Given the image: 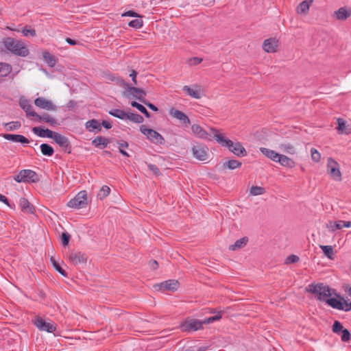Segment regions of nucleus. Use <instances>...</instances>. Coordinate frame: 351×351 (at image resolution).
Returning <instances> with one entry per match:
<instances>
[{
  "instance_id": "47",
  "label": "nucleus",
  "mask_w": 351,
  "mask_h": 351,
  "mask_svg": "<svg viewBox=\"0 0 351 351\" xmlns=\"http://www.w3.org/2000/svg\"><path fill=\"white\" fill-rule=\"evenodd\" d=\"M280 148L282 151H284L289 154L293 155L296 153L295 148L294 147V146L293 145H291L290 143L281 144L280 145Z\"/></svg>"
},
{
  "instance_id": "28",
  "label": "nucleus",
  "mask_w": 351,
  "mask_h": 351,
  "mask_svg": "<svg viewBox=\"0 0 351 351\" xmlns=\"http://www.w3.org/2000/svg\"><path fill=\"white\" fill-rule=\"evenodd\" d=\"M230 152L237 156H245L247 155V152L242 144L239 142H236L230 149Z\"/></svg>"
},
{
  "instance_id": "35",
  "label": "nucleus",
  "mask_w": 351,
  "mask_h": 351,
  "mask_svg": "<svg viewBox=\"0 0 351 351\" xmlns=\"http://www.w3.org/2000/svg\"><path fill=\"white\" fill-rule=\"evenodd\" d=\"M43 58L49 66L53 67L56 64L57 59L49 51L43 53Z\"/></svg>"
},
{
  "instance_id": "56",
  "label": "nucleus",
  "mask_w": 351,
  "mask_h": 351,
  "mask_svg": "<svg viewBox=\"0 0 351 351\" xmlns=\"http://www.w3.org/2000/svg\"><path fill=\"white\" fill-rule=\"evenodd\" d=\"M70 238L71 236L68 232H65L62 233L61 242L64 247L69 245Z\"/></svg>"
},
{
  "instance_id": "48",
  "label": "nucleus",
  "mask_w": 351,
  "mask_h": 351,
  "mask_svg": "<svg viewBox=\"0 0 351 351\" xmlns=\"http://www.w3.org/2000/svg\"><path fill=\"white\" fill-rule=\"evenodd\" d=\"M20 104L21 107L27 113V116L32 117V113H36L35 111L33 110L32 106L30 104H29L27 101L21 103Z\"/></svg>"
},
{
  "instance_id": "24",
  "label": "nucleus",
  "mask_w": 351,
  "mask_h": 351,
  "mask_svg": "<svg viewBox=\"0 0 351 351\" xmlns=\"http://www.w3.org/2000/svg\"><path fill=\"white\" fill-rule=\"evenodd\" d=\"M313 0H305L302 1L296 8V12L300 14H307L309 12L310 5L313 3Z\"/></svg>"
},
{
  "instance_id": "38",
  "label": "nucleus",
  "mask_w": 351,
  "mask_h": 351,
  "mask_svg": "<svg viewBox=\"0 0 351 351\" xmlns=\"http://www.w3.org/2000/svg\"><path fill=\"white\" fill-rule=\"evenodd\" d=\"M12 71V66L8 63L0 62V76L5 77Z\"/></svg>"
},
{
  "instance_id": "27",
  "label": "nucleus",
  "mask_w": 351,
  "mask_h": 351,
  "mask_svg": "<svg viewBox=\"0 0 351 351\" xmlns=\"http://www.w3.org/2000/svg\"><path fill=\"white\" fill-rule=\"evenodd\" d=\"M109 143V139L102 136H98L92 141V145L98 148H101V146L106 147Z\"/></svg>"
},
{
  "instance_id": "46",
  "label": "nucleus",
  "mask_w": 351,
  "mask_h": 351,
  "mask_svg": "<svg viewBox=\"0 0 351 351\" xmlns=\"http://www.w3.org/2000/svg\"><path fill=\"white\" fill-rule=\"evenodd\" d=\"M222 313H223L222 311H219L215 316H212V317L206 318L204 320L201 321V322L202 323V326L204 324H209L215 321H218V320L221 319L222 317Z\"/></svg>"
},
{
  "instance_id": "62",
  "label": "nucleus",
  "mask_w": 351,
  "mask_h": 351,
  "mask_svg": "<svg viewBox=\"0 0 351 351\" xmlns=\"http://www.w3.org/2000/svg\"><path fill=\"white\" fill-rule=\"evenodd\" d=\"M136 75L137 72L135 70H132L131 73L130 74V76L132 77V80L135 85L137 84Z\"/></svg>"
},
{
  "instance_id": "37",
  "label": "nucleus",
  "mask_w": 351,
  "mask_h": 351,
  "mask_svg": "<svg viewBox=\"0 0 351 351\" xmlns=\"http://www.w3.org/2000/svg\"><path fill=\"white\" fill-rule=\"evenodd\" d=\"M41 153L44 156H51L54 153V149L47 143H43L40 146Z\"/></svg>"
},
{
  "instance_id": "44",
  "label": "nucleus",
  "mask_w": 351,
  "mask_h": 351,
  "mask_svg": "<svg viewBox=\"0 0 351 351\" xmlns=\"http://www.w3.org/2000/svg\"><path fill=\"white\" fill-rule=\"evenodd\" d=\"M5 127L7 131L17 130L21 127V123L19 121H10L5 123Z\"/></svg>"
},
{
  "instance_id": "8",
  "label": "nucleus",
  "mask_w": 351,
  "mask_h": 351,
  "mask_svg": "<svg viewBox=\"0 0 351 351\" xmlns=\"http://www.w3.org/2000/svg\"><path fill=\"white\" fill-rule=\"evenodd\" d=\"M208 147L203 143H197L192 147V153L194 158L200 161L208 159Z\"/></svg>"
},
{
  "instance_id": "42",
  "label": "nucleus",
  "mask_w": 351,
  "mask_h": 351,
  "mask_svg": "<svg viewBox=\"0 0 351 351\" xmlns=\"http://www.w3.org/2000/svg\"><path fill=\"white\" fill-rule=\"evenodd\" d=\"M50 260L53 267L58 272H59L61 275H62L64 277L68 276V274L66 272V271L62 268V267L60 265L59 263L55 259V258L51 257Z\"/></svg>"
},
{
  "instance_id": "3",
  "label": "nucleus",
  "mask_w": 351,
  "mask_h": 351,
  "mask_svg": "<svg viewBox=\"0 0 351 351\" xmlns=\"http://www.w3.org/2000/svg\"><path fill=\"white\" fill-rule=\"evenodd\" d=\"M14 180L19 182L36 183L39 182L40 178L36 171L31 169L21 170L18 175L14 177Z\"/></svg>"
},
{
  "instance_id": "49",
  "label": "nucleus",
  "mask_w": 351,
  "mask_h": 351,
  "mask_svg": "<svg viewBox=\"0 0 351 351\" xmlns=\"http://www.w3.org/2000/svg\"><path fill=\"white\" fill-rule=\"evenodd\" d=\"M265 193V188H263L262 186H252L250 190V195H254V196L263 195Z\"/></svg>"
},
{
  "instance_id": "25",
  "label": "nucleus",
  "mask_w": 351,
  "mask_h": 351,
  "mask_svg": "<svg viewBox=\"0 0 351 351\" xmlns=\"http://www.w3.org/2000/svg\"><path fill=\"white\" fill-rule=\"evenodd\" d=\"M334 15L338 20L345 21L351 16V10L341 7L335 12Z\"/></svg>"
},
{
  "instance_id": "29",
  "label": "nucleus",
  "mask_w": 351,
  "mask_h": 351,
  "mask_svg": "<svg viewBox=\"0 0 351 351\" xmlns=\"http://www.w3.org/2000/svg\"><path fill=\"white\" fill-rule=\"evenodd\" d=\"M193 133L199 138H206L208 134L206 131L202 128L199 125L193 124L191 126Z\"/></svg>"
},
{
  "instance_id": "33",
  "label": "nucleus",
  "mask_w": 351,
  "mask_h": 351,
  "mask_svg": "<svg viewBox=\"0 0 351 351\" xmlns=\"http://www.w3.org/2000/svg\"><path fill=\"white\" fill-rule=\"evenodd\" d=\"M108 113L110 115L122 120L127 119L128 114V113L125 112L124 110L117 108L110 110Z\"/></svg>"
},
{
  "instance_id": "64",
  "label": "nucleus",
  "mask_w": 351,
  "mask_h": 351,
  "mask_svg": "<svg viewBox=\"0 0 351 351\" xmlns=\"http://www.w3.org/2000/svg\"><path fill=\"white\" fill-rule=\"evenodd\" d=\"M109 79L112 81H117L119 82L121 84L124 86V82H125L123 79H121L118 77H116L114 75H110Z\"/></svg>"
},
{
  "instance_id": "13",
  "label": "nucleus",
  "mask_w": 351,
  "mask_h": 351,
  "mask_svg": "<svg viewBox=\"0 0 351 351\" xmlns=\"http://www.w3.org/2000/svg\"><path fill=\"white\" fill-rule=\"evenodd\" d=\"M53 139L62 149V150L64 152H66L68 154H70L71 152V145L67 137L56 132Z\"/></svg>"
},
{
  "instance_id": "63",
  "label": "nucleus",
  "mask_w": 351,
  "mask_h": 351,
  "mask_svg": "<svg viewBox=\"0 0 351 351\" xmlns=\"http://www.w3.org/2000/svg\"><path fill=\"white\" fill-rule=\"evenodd\" d=\"M149 266L153 270H156L158 267V263L156 261L152 260L149 261Z\"/></svg>"
},
{
  "instance_id": "19",
  "label": "nucleus",
  "mask_w": 351,
  "mask_h": 351,
  "mask_svg": "<svg viewBox=\"0 0 351 351\" xmlns=\"http://www.w3.org/2000/svg\"><path fill=\"white\" fill-rule=\"evenodd\" d=\"M32 132L39 137H47L49 138H53L56 134V132H53L48 128L44 129L41 127H34L32 128Z\"/></svg>"
},
{
  "instance_id": "58",
  "label": "nucleus",
  "mask_w": 351,
  "mask_h": 351,
  "mask_svg": "<svg viewBox=\"0 0 351 351\" xmlns=\"http://www.w3.org/2000/svg\"><path fill=\"white\" fill-rule=\"evenodd\" d=\"M342 300V305L343 308L341 311H344L346 312L350 311H351V302H349L348 300H344L343 298H341Z\"/></svg>"
},
{
  "instance_id": "18",
  "label": "nucleus",
  "mask_w": 351,
  "mask_h": 351,
  "mask_svg": "<svg viewBox=\"0 0 351 351\" xmlns=\"http://www.w3.org/2000/svg\"><path fill=\"white\" fill-rule=\"evenodd\" d=\"M278 40L276 38H268L264 40L263 47L267 53H274L277 51Z\"/></svg>"
},
{
  "instance_id": "11",
  "label": "nucleus",
  "mask_w": 351,
  "mask_h": 351,
  "mask_svg": "<svg viewBox=\"0 0 351 351\" xmlns=\"http://www.w3.org/2000/svg\"><path fill=\"white\" fill-rule=\"evenodd\" d=\"M68 258L71 264L78 265L80 264H85L88 260L86 254L82 252H71L68 255Z\"/></svg>"
},
{
  "instance_id": "16",
  "label": "nucleus",
  "mask_w": 351,
  "mask_h": 351,
  "mask_svg": "<svg viewBox=\"0 0 351 351\" xmlns=\"http://www.w3.org/2000/svg\"><path fill=\"white\" fill-rule=\"evenodd\" d=\"M169 114L174 118L179 120L180 123H182L186 126L191 124V121L189 117L185 113L179 110L172 108L169 110Z\"/></svg>"
},
{
  "instance_id": "52",
  "label": "nucleus",
  "mask_w": 351,
  "mask_h": 351,
  "mask_svg": "<svg viewBox=\"0 0 351 351\" xmlns=\"http://www.w3.org/2000/svg\"><path fill=\"white\" fill-rule=\"evenodd\" d=\"M330 226H328V227L332 232H334V231H335L337 230H341L343 227V226H342V224H343V221L342 220L336 221L333 223H332V221H330Z\"/></svg>"
},
{
  "instance_id": "34",
  "label": "nucleus",
  "mask_w": 351,
  "mask_h": 351,
  "mask_svg": "<svg viewBox=\"0 0 351 351\" xmlns=\"http://www.w3.org/2000/svg\"><path fill=\"white\" fill-rule=\"evenodd\" d=\"M337 121L338 124L337 129L339 134L350 133V131L348 130V126L346 125V121L343 119L338 118Z\"/></svg>"
},
{
  "instance_id": "53",
  "label": "nucleus",
  "mask_w": 351,
  "mask_h": 351,
  "mask_svg": "<svg viewBox=\"0 0 351 351\" xmlns=\"http://www.w3.org/2000/svg\"><path fill=\"white\" fill-rule=\"evenodd\" d=\"M143 20L140 19H135L129 22L128 25L135 29H139L143 26Z\"/></svg>"
},
{
  "instance_id": "7",
  "label": "nucleus",
  "mask_w": 351,
  "mask_h": 351,
  "mask_svg": "<svg viewBox=\"0 0 351 351\" xmlns=\"http://www.w3.org/2000/svg\"><path fill=\"white\" fill-rule=\"evenodd\" d=\"M327 173L336 181H341V173L339 163L332 158H329L327 162Z\"/></svg>"
},
{
  "instance_id": "36",
  "label": "nucleus",
  "mask_w": 351,
  "mask_h": 351,
  "mask_svg": "<svg viewBox=\"0 0 351 351\" xmlns=\"http://www.w3.org/2000/svg\"><path fill=\"white\" fill-rule=\"evenodd\" d=\"M242 163L237 160H229L228 161L224 162L223 164V167L224 169L227 168L230 170H234L235 169L241 167Z\"/></svg>"
},
{
  "instance_id": "45",
  "label": "nucleus",
  "mask_w": 351,
  "mask_h": 351,
  "mask_svg": "<svg viewBox=\"0 0 351 351\" xmlns=\"http://www.w3.org/2000/svg\"><path fill=\"white\" fill-rule=\"evenodd\" d=\"M110 192V189L106 185H104L97 193V198L102 200L106 198Z\"/></svg>"
},
{
  "instance_id": "22",
  "label": "nucleus",
  "mask_w": 351,
  "mask_h": 351,
  "mask_svg": "<svg viewBox=\"0 0 351 351\" xmlns=\"http://www.w3.org/2000/svg\"><path fill=\"white\" fill-rule=\"evenodd\" d=\"M19 206L23 212L33 214L35 208L32 204L25 197H21L19 200Z\"/></svg>"
},
{
  "instance_id": "12",
  "label": "nucleus",
  "mask_w": 351,
  "mask_h": 351,
  "mask_svg": "<svg viewBox=\"0 0 351 351\" xmlns=\"http://www.w3.org/2000/svg\"><path fill=\"white\" fill-rule=\"evenodd\" d=\"M32 117H34V121H36L39 123L45 122L49 123L51 126L53 127L60 125V123L55 118L47 112H43L41 114L38 113H32Z\"/></svg>"
},
{
  "instance_id": "14",
  "label": "nucleus",
  "mask_w": 351,
  "mask_h": 351,
  "mask_svg": "<svg viewBox=\"0 0 351 351\" xmlns=\"http://www.w3.org/2000/svg\"><path fill=\"white\" fill-rule=\"evenodd\" d=\"M124 86L127 88L124 93L126 97H130V95H132L136 99H138V97L145 98L146 92L143 89L135 86H130L126 82H124Z\"/></svg>"
},
{
  "instance_id": "9",
  "label": "nucleus",
  "mask_w": 351,
  "mask_h": 351,
  "mask_svg": "<svg viewBox=\"0 0 351 351\" xmlns=\"http://www.w3.org/2000/svg\"><path fill=\"white\" fill-rule=\"evenodd\" d=\"M34 324L42 331L53 332L57 329V325L53 322H47L40 317H36L33 321Z\"/></svg>"
},
{
  "instance_id": "59",
  "label": "nucleus",
  "mask_w": 351,
  "mask_h": 351,
  "mask_svg": "<svg viewBox=\"0 0 351 351\" xmlns=\"http://www.w3.org/2000/svg\"><path fill=\"white\" fill-rule=\"evenodd\" d=\"M148 169L153 172V173L156 176H159L161 174L160 169L158 167L154 164H147Z\"/></svg>"
},
{
  "instance_id": "55",
  "label": "nucleus",
  "mask_w": 351,
  "mask_h": 351,
  "mask_svg": "<svg viewBox=\"0 0 351 351\" xmlns=\"http://www.w3.org/2000/svg\"><path fill=\"white\" fill-rule=\"evenodd\" d=\"M311 158L314 162H318L320 161L321 154L315 148H311Z\"/></svg>"
},
{
  "instance_id": "23",
  "label": "nucleus",
  "mask_w": 351,
  "mask_h": 351,
  "mask_svg": "<svg viewBox=\"0 0 351 351\" xmlns=\"http://www.w3.org/2000/svg\"><path fill=\"white\" fill-rule=\"evenodd\" d=\"M277 162H279L282 166L285 167L290 169H292L295 166V162L293 159L282 154L279 155Z\"/></svg>"
},
{
  "instance_id": "1",
  "label": "nucleus",
  "mask_w": 351,
  "mask_h": 351,
  "mask_svg": "<svg viewBox=\"0 0 351 351\" xmlns=\"http://www.w3.org/2000/svg\"><path fill=\"white\" fill-rule=\"evenodd\" d=\"M332 289L322 282L311 283L305 288V291L316 295L317 300L324 302L330 298Z\"/></svg>"
},
{
  "instance_id": "43",
  "label": "nucleus",
  "mask_w": 351,
  "mask_h": 351,
  "mask_svg": "<svg viewBox=\"0 0 351 351\" xmlns=\"http://www.w3.org/2000/svg\"><path fill=\"white\" fill-rule=\"evenodd\" d=\"M127 119L136 123H141L144 121V118L137 113H128Z\"/></svg>"
},
{
  "instance_id": "61",
  "label": "nucleus",
  "mask_w": 351,
  "mask_h": 351,
  "mask_svg": "<svg viewBox=\"0 0 351 351\" xmlns=\"http://www.w3.org/2000/svg\"><path fill=\"white\" fill-rule=\"evenodd\" d=\"M100 124L107 130H109L112 127V123L110 121L106 120H103Z\"/></svg>"
},
{
  "instance_id": "50",
  "label": "nucleus",
  "mask_w": 351,
  "mask_h": 351,
  "mask_svg": "<svg viewBox=\"0 0 351 351\" xmlns=\"http://www.w3.org/2000/svg\"><path fill=\"white\" fill-rule=\"evenodd\" d=\"M117 144L119 145V152L122 155L128 157L129 154L127 153L126 151L124 150L125 148H128L129 146L128 142H126L124 140H121L117 141Z\"/></svg>"
},
{
  "instance_id": "6",
  "label": "nucleus",
  "mask_w": 351,
  "mask_h": 351,
  "mask_svg": "<svg viewBox=\"0 0 351 351\" xmlns=\"http://www.w3.org/2000/svg\"><path fill=\"white\" fill-rule=\"evenodd\" d=\"M182 332H191L203 329L202 323L197 319L187 317L179 326Z\"/></svg>"
},
{
  "instance_id": "41",
  "label": "nucleus",
  "mask_w": 351,
  "mask_h": 351,
  "mask_svg": "<svg viewBox=\"0 0 351 351\" xmlns=\"http://www.w3.org/2000/svg\"><path fill=\"white\" fill-rule=\"evenodd\" d=\"M131 106L134 108L138 109L141 113H143L147 118H149L151 117L150 113L147 111L145 106L142 104L133 101L131 102Z\"/></svg>"
},
{
  "instance_id": "2",
  "label": "nucleus",
  "mask_w": 351,
  "mask_h": 351,
  "mask_svg": "<svg viewBox=\"0 0 351 351\" xmlns=\"http://www.w3.org/2000/svg\"><path fill=\"white\" fill-rule=\"evenodd\" d=\"M5 48L11 53L22 57L28 56L29 49L21 41L11 37H7L3 40Z\"/></svg>"
},
{
  "instance_id": "26",
  "label": "nucleus",
  "mask_w": 351,
  "mask_h": 351,
  "mask_svg": "<svg viewBox=\"0 0 351 351\" xmlns=\"http://www.w3.org/2000/svg\"><path fill=\"white\" fill-rule=\"evenodd\" d=\"M85 127L89 132H94V130H96V132H98L101 130L99 121L95 119L88 121L85 123Z\"/></svg>"
},
{
  "instance_id": "17",
  "label": "nucleus",
  "mask_w": 351,
  "mask_h": 351,
  "mask_svg": "<svg viewBox=\"0 0 351 351\" xmlns=\"http://www.w3.org/2000/svg\"><path fill=\"white\" fill-rule=\"evenodd\" d=\"M214 131V138L215 140L220 143L222 146L226 147L228 148L229 151L232 149L235 143L232 141L230 139L226 138L221 134L219 133L217 130H213Z\"/></svg>"
},
{
  "instance_id": "40",
  "label": "nucleus",
  "mask_w": 351,
  "mask_h": 351,
  "mask_svg": "<svg viewBox=\"0 0 351 351\" xmlns=\"http://www.w3.org/2000/svg\"><path fill=\"white\" fill-rule=\"evenodd\" d=\"M320 248L327 258L334 259V250L331 245H320Z\"/></svg>"
},
{
  "instance_id": "32",
  "label": "nucleus",
  "mask_w": 351,
  "mask_h": 351,
  "mask_svg": "<svg viewBox=\"0 0 351 351\" xmlns=\"http://www.w3.org/2000/svg\"><path fill=\"white\" fill-rule=\"evenodd\" d=\"M248 239L247 237H243L239 240H237L233 245H230L229 246V250L232 251L237 250L238 249H241L246 245Z\"/></svg>"
},
{
  "instance_id": "4",
  "label": "nucleus",
  "mask_w": 351,
  "mask_h": 351,
  "mask_svg": "<svg viewBox=\"0 0 351 351\" xmlns=\"http://www.w3.org/2000/svg\"><path fill=\"white\" fill-rule=\"evenodd\" d=\"M140 131L142 134L146 136L147 138L152 143L156 145H162L165 143V138L158 132L153 129L148 128L145 125L140 126Z\"/></svg>"
},
{
  "instance_id": "30",
  "label": "nucleus",
  "mask_w": 351,
  "mask_h": 351,
  "mask_svg": "<svg viewBox=\"0 0 351 351\" xmlns=\"http://www.w3.org/2000/svg\"><path fill=\"white\" fill-rule=\"evenodd\" d=\"M260 151L264 156H265L268 158L271 159L274 162H277L278 158L280 155L278 153L265 147H261Z\"/></svg>"
},
{
  "instance_id": "5",
  "label": "nucleus",
  "mask_w": 351,
  "mask_h": 351,
  "mask_svg": "<svg viewBox=\"0 0 351 351\" xmlns=\"http://www.w3.org/2000/svg\"><path fill=\"white\" fill-rule=\"evenodd\" d=\"M88 204L87 193L86 191H80L74 198L67 202V206L71 208L80 209L86 208Z\"/></svg>"
},
{
  "instance_id": "57",
  "label": "nucleus",
  "mask_w": 351,
  "mask_h": 351,
  "mask_svg": "<svg viewBox=\"0 0 351 351\" xmlns=\"http://www.w3.org/2000/svg\"><path fill=\"white\" fill-rule=\"evenodd\" d=\"M300 260L299 256L295 254L289 255L287 257L285 260V264H291V263H298Z\"/></svg>"
},
{
  "instance_id": "31",
  "label": "nucleus",
  "mask_w": 351,
  "mask_h": 351,
  "mask_svg": "<svg viewBox=\"0 0 351 351\" xmlns=\"http://www.w3.org/2000/svg\"><path fill=\"white\" fill-rule=\"evenodd\" d=\"M326 304L335 309L341 310L343 308L341 299L338 300L335 298H330L326 300Z\"/></svg>"
},
{
  "instance_id": "20",
  "label": "nucleus",
  "mask_w": 351,
  "mask_h": 351,
  "mask_svg": "<svg viewBox=\"0 0 351 351\" xmlns=\"http://www.w3.org/2000/svg\"><path fill=\"white\" fill-rule=\"evenodd\" d=\"M179 282L176 280H168L161 282L159 285V288L161 291H176L179 287Z\"/></svg>"
},
{
  "instance_id": "15",
  "label": "nucleus",
  "mask_w": 351,
  "mask_h": 351,
  "mask_svg": "<svg viewBox=\"0 0 351 351\" xmlns=\"http://www.w3.org/2000/svg\"><path fill=\"white\" fill-rule=\"evenodd\" d=\"M34 104L36 106L47 110H57V106L55 104H53L51 101L48 100L44 97L36 98L34 100Z\"/></svg>"
},
{
  "instance_id": "51",
  "label": "nucleus",
  "mask_w": 351,
  "mask_h": 351,
  "mask_svg": "<svg viewBox=\"0 0 351 351\" xmlns=\"http://www.w3.org/2000/svg\"><path fill=\"white\" fill-rule=\"evenodd\" d=\"M22 34L26 37H34L36 35V30L34 29L29 28L27 26H25L22 30Z\"/></svg>"
},
{
  "instance_id": "60",
  "label": "nucleus",
  "mask_w": 351,
  "mask_h": 351,
  "mask_svg": "<svg viewBox=\"0 0 351 351\" xmlns=\"http://www.w3.org/2000/svg\"><path fill=\"white\" fill-rule=\"evenodd\" d=\"M122 16H131V17H136L141 18L142 16L139 15L137 12L134 10H128L123 14H122Z\"/></svg>"
},
{
  "instance_id": "10",
  "label": "nucleus",
  "mask_w": 351,
  "mask_h": 351,
  "mask_svg": "<svg viewBox=\"0 0 351 351\" xmlns=\"http://www.w3.org/2000/svg\"><path fill=\"white\" fill-rule=\"evenodd\" d=\"M332 332L337 335H341V341L343 342H348L351 339L350 332L347 328H343L342 324L335 320L332 325Z\"/></svg>"
},
{
  "instance_id": "21",
  "label": "nucleus",
  "mask_w": 351,
  "mask_h": 351,
  "mask_svg": "<svg viewBox=\"0 0 351 351\" xmlns=\"http://www.w3.org/2000/svg\"><path fill=\"white\" fill-rule=\"evenodd\" d=\"M3 137L12 142L21 143V144H28L29 141L24 136L21 134H3Z\"/></svg>"
},
{
  "instance_id": "54",
  "label": "nucleus",
  "mask_w": 351,
  "mask_h": 351,
  "mask_svg": "<svg viewBox=\"0 0 351 351\" xmlns=\"http://www.w3.org/2000/svg\"><path fill=\"white\" fill-rule=\"evenodd\" d=\"M138 100H139L141 102L143 103L152 110L155 111V112L158 111V107L156 106L154 104L150 103L149 101H147L145 99V98H143V97H138Z\"/></svg>"
},
{
  "instance_id": "39",
  "label": "nucleus",
  "mask_w": 351,
  "mask_h": 351,
  "mask_svg": "<svg viewBox=\"0 0 351 351\" xmlns=\"http://www.w3.org/2000/svg\"><path fill=\"white\" fill-rule=\"evenodd\" d=\"M182 90L186 92L189 95L195 99H200L201 94L197 90L191 88L189 86H184Z\"/></svg>"
}]
</instances>
